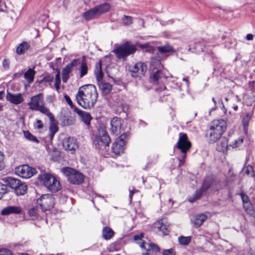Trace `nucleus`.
Listing matches in <instances>:
<instances>
[{
	"label": "nucleus",
	"mask_w": 255,
	"mask_h": 255,
	"mask_svg": "<svg viewBox=\"0 0 255 255\" xmlns=\"http://www.w3.org/2000/svg\"><path fill=\"white\" fill-rule=\"evenodd\" d=\"M3 94L4 92L0 91V99H2Z\"/></svg>",
	"instance_id": "obj_64"
},
{
	"label": "nucleus",
	"mask_w": 255,
	"mask_h": 255,
	"mask_svg": "<svg viewBox=\"0 0 255 255\" xmlns=\"http://www.w3.org/2000/svg\"><path fill=\"white\" fill-rule=\"evenodd\" d=\"M243 206L244 208L245 209V210L248 214L250 215L253 214L254 212L253 207L252 203L250 202H245V203L243 204Z\"/></svg>",
	"instance_id": "obj_35"
},
{
	"label": "nucleus",
	"mask_w": 255,
	"mask_h": 255,
	"mask_svg": "<svg viewBox=\"0 0 255 255\" xmlns=\"http://www.w3.org/2000/svg\"><path fill=\"white\" fill-rule=\"evenodd\" d=\"M218 183L217 181L213 179L212 177H207L204 180L203 183L200 189L197 190L193 195V197L189 198L190 202H194L199 199L201 196L202 193L208 189L217 190L219 189L218 187Z\"/></svg>",
	"instance_id": "obj_6"
},
{
	"label": "nucleus",
	"mask_w": 255,
	"mask_h": 255,
	"mask_svg": "<svg viewBox=\"0 0 255 255\" xmlns=\"http://www.w3.org/2000/svg\"><path fill=\"white\" fill-rule=\"evenodd\" d=\"M29 109L32 111H39L46 115L51 122L54 121V118L49 109L45 106L44 97L42 93L32 96L29 102L27 103Z\"/></svg>",
	"instance_id": "obj_3"
},
{
	"label": "nucleus",
	"mask_w": 255,
	"mask_h": 255,
	"mask_svg": "<svg viewBox=\"0 0 255 255\" xmlns=\"http://www.w3.org/2000/svg\"><path fill=\"white\" fill-rule=\"evenodd\" d=\"M191 238L190 236H180L178 238V242L180 245L186 246L191 242Z\"/></svg>",
	"instance_id": "obj_36"
},
{
	"label": "nucleus",
	"mask_w": 255,
	"mask_h": 255,
	"mask_svg": "<svg viewBox=\"0 0 255 255\" xmlns=\"http://www.w3.org/2000/svg\"><path fill=\"white\" fill-rule=\"evenodd\" d=\"M6 98L7 101L15 105L20 104L24 101L23 95L21 93L12 94L7 92Z\"/></svg>",
	"instance_id": "obj_18"
},
{
	"label": "nucleus",
	"mask_w": 255,
	"mask_h": 255,
	"mask_svg": "<svg viewBox=\"0 0 255 255\" xmlns=\"http://www.w3.org/2000/svg\"><path fill=\"white\" fill-rule=\"evenodd\" d=\"M23 183L21 182V181L20 180V184H18V185H16L15 186V187H14L13 189L14 190V191H15L16 190V189H18L19 186L20 185H21V184H22Z\"/></svg>",
	"instance_id": "obj_60"
},
{
	"label": "nucleus",
	"mask_w": 255,
	"mask_h": 255,
	"mask_svg": "<svg viewBox=\"0 0 255 255\" xmlns=\"http://www.w3.org/2000/svg\"><path fill=\"white\" fill-rule=\"evenodd\" d=\"M7 187L5 185L0 183V199H1L4 194L6 192Z\"/></svg>",
	"instance_id": "obj_47"
},
{
	"label": "nucleus",
	"mask_w": 255,
	"mask_h": 255,
	"mask_svg": "<svg viewBox=\"0 0 255 255\" xmlns=\"http://www.w3.org/2000/svg\"><path fill=\"white\" fill-rule=\"evenodd\" d=\"M191 146V143L188 139L187 134L185 133L180 132L179 134L178 140L174 146V148L179 149L182 153L181 156L178 158L180 166L184 163L186 157V153Z\"/></svg>",
	"instance_id": "obj_4"
},
{
	"label": "nucleus",
	"mask_w": 255,
	"mask_h": 255,
	"mask_svg": "<svg viewBox=\"0 0 255 255\" xmlns=\"http://www.w3.org/2000/svg\"><path fill=\"white\" fill-rule=\"evenodd\" d=\"M78 60L74 59L69 64L65 66L62 70V79L64 83H66L70 77V73L77 64Z\"/></svg>",
	"instance_id": "obj_15"
},
{
	"label": "nucleus",
	"mask_w": 255,
	"mask_h": 255,
	"mask_svg": "<svg viewBox=\"0 0 255 255\" xmlns=\"http://www.w3.org/2000/svg\"><path fill=\"white\" fill-rule=\"evenodd\" d=\"M140 247L144 251L142 252L143 255H148L150 254L151 251L158 252L159 248L158 246L153 243H146L145 242H142L140 244Z\"/></svg>",
	"instance_id": "obj_17"
},
{
	"label": "nucleus",
	"mask_w": 255,
	"mask_h": 255,
	"mask_svg": "<svg viewBox=\"0 0 255 255\" xmlns=\"http://www.w3.org/2000/svg\"><path fill=\"white\" fill-rule=\"evenodd\" d=\"M75 112L80 117L81 121L86 125L89 126L90 125V122L92 118L89 113L82 111L76 108L75 109Z\"/></svg>",
	"instance_id": "obj_20"
},
{
	"label": "nucleus",
	"mask_w": 255,
	"mask_h": 255,
	"mask_svg": "<svg viewBox=\"0 0 255 255\" xmlns=\"http://www.w3.org/2000/svg\"><path fill=\"white\" fill-rule=\"evenodd\" d=\"M114 234L115 233L111 228L108 227H105L103 228L102 230V236L105 240H110L114 237Z\"/></svg>",
	"instance_id": "obj_26"
},
{
	"label": "nucleus",
	"mask_w": 255,
	"mask_h": 255,
	"mask_svg": "<svg viewBox=\"0 0 255 255\" xmlns=\"http://www.w3.org/2000/svg\"><path fill=\"white\" fill-rule=\"evenodd\" d=\"M229 146L228 145V141L226 138L223 139L221 142L217 145V149L219 151L224 152L227 150Z\"/></svg>",
	"instance_id": "obj_31"
},
{
	"label": "nucleus",
	"mask_w": 255,
	"mask_h": 255,
	"mask_svg": "<svg viewBox=\"0 0 255 255\" xmlns=\"http://www.w3.org/2000/svg\"><path fill=\"white\" fill-rule=\"evenodd\" d=\"M27 190V185L26 183H23L19 186L18 189H16L14 192L17 196L23 195L26 193Z\"/></svg>",
	"instance_id": "obj_32"
},
{
	"label": "nucleus",
	"mask_w": 255,
	"mask_h": 255,
	"mask_svg": "<svg viewBox=\"0 0 255 255\" xmlns=\"http://www.w3.org/2000/svg\"><path fill=\"white\" fill-rule=\"evenodd\" d=\"M241 197L243 203V204L245 203V202H250L248 196L244 193L242 192L241 194Z\"/></svg>",
	"instance_id": "obj_49"
},
{
	"label": "nucleus",
	"mask_w": 255,
	"mask_h": 255,
	"mask_svg": "<svg viewBox=\"0 0 255 255\" xmlns=\"http://www.w3.org/2000/svg\"><path fill=\"white\" fill-rule=\"evenodd\" d=\"M4 155L0 151V170H1L4 166Z\"/></svg>",
	"instance_id": "obj_50"
},
{
	"label": "nucleus",
	"mask_w": 255,
	"mask_h": 255,
	"mask_svg": "<svg viewBox=\"0 0 255 255\" xmlns=\"http://www.w3.org/2000/svg\"><path fill=\"white\" fill-rule=\"evenodd\" d=\"M23 134L24 137L30 141L38 143L39 141L37 140L36 137L32 135L29 131H24Z\"/></svg>",
	"instance_id": "obj_37"
},
{
	"label": "nucleus",
	"mask_w": 255,
	"mask_h": 255,
	"mask_svg": "<svg viewBox=\"0 0 255 255\" xmlns=\"http://www.w3.org/2000/svg\"><path fill=\"white\" fill-rule=\"evenodd\" d=\"M123 20L125 25H129L132 23V18L130 16L124 15Z\"/></svg>",
	"instance_id": "obj_42"
},
{
	"label": "nucleus",
	"mask_w": 255,
	"mask_h": 255,
	"mask_svg": "<svg viewBox=\"0 0 255 255\" xmlns=\"http://www.w3.org/2000/svg\"><path fill=\"white\" fill-rule=\"evenodd\" d=\"M99 16L109 11L112 7L110 3L104 2L95 6Z\"/></svg>",
	"instance_id": "obj_21"
},
{
	"label": "nucleus",
	"mask_w": 255,
	"mask_h": 255,
	"mask_svg": "<svg viewBox=\"0 0 255 255\" xmlns=\"http://www.w3.org/2000/svg\"><path fill=\"white\" fill-rule=\"evenodd\" d=\"M122 120L118 117L113 118L111 121V131L112 133L118 135L121 133L122 126Z\"/></svg>",
	"instance_id": "obj_16"
},
{
	"label": "nucleus",
	"mask_w": 255,
	"mask_h": 255,
	"mask_svg": "<svg viewBox=\"0 0 255 255\" xmlns=\"http://www.w3.org/2000/svg\"><path fill=\"white\" fill-rule=\"evenodd\" d=\"M183 81L186 82L187 84H189L188 77L183 78Z\"/></svg>",
	"instance_id": "obj_62"
},
{
	"label": "nucleus",
	"mask_w": 255,
	"mask_h": 255,
	"mask_svg": "<svg viewBox=\"0 0 255 255\" xmlns=\"http://www.w3.org/2000/svg\"><path fill=\"white\" fill-rule=\"evenodd\" d=\"M127 136L126 134L121 135L113 144L112 149L115 154H120L123 152L125 149V139Z\"/></svg>",
	"instance_id": "obj_11"
},
{
	"label": "nucleus",
	"mask_w": 255,
	"mask_h": 255,
	"mask_svg": "<svg viewBox=\"0 0 255 255\" xmlns=\"http://www.w3.org/2000/svg\"><path fill=\"white\" fill-rule=\"evenodd\" d=\"M154 228L156 229L159 234L167 235L169 232V226L167 225L163 219H161L154 224Z\"/></svg>",
	"instance_id": "obj_19"
},
{
	"label": "nucleus",
	"mask_w": 255,
	"mask_h": 255,
	"mask_svg": "<svg viewBox=\"0 0 255 255\" xmlns=\"http://www.w3.org/2000/svg\"><path fill=\"white\" fill-rule=\"evenodd\" d=\"M157 48L159 51L163 53L170 52L173 51L172 47L169 45H166L163 46H159L157 47Z\"/></svg>",
	"instance_id": "obj_38"
},
{
	"label": "nucleus",
	"mask_w": 255,
	"mask_h": 255,
	"mask_svg": "<svg viewBox=\"0 0 255 255\" xmlns=\"http://www.w3.org/2000/svg\"><path fill=\"white\" fill-rule=\"evenodd\" d=\"M61 170L70 183L73 184H80L84 182V175L77 170L70 167H64Z\"/></svg>",
	"instance_id": "obj_8"
},
{
	"label": "nucleus",
	"mask_w": 255,
	"mask_h": 255,
	"mask_svg": "<svg viewBox=\"0 0 255 255\" xmlns=\"http://www.w3.org/2000/svg\"><path fill=\"white\" fill-rule=\"evenodd\" d=\"M74 120H73L72 119H67V124L66 125L67 126L72 125L74 124Z\"/></svg>",
	"instance_id": "obj_56"
},
{
	"label": "nucleus",
	"mask_w": 255,
	"mask_h": 255,
	"mask_svg": "<svg viewBox=\"0 0 255 255\" xmlns=\"http://www.w3.org/2000/svg\"><path fill=\"white\" fill-rule=\"evenodd\" d=\"M29 215L33 219L38 217V210L37 208H32L28 211Z\"/></svg>",
	"instance_id": "obj_41"
},
{
	"label": "nucleus",
	"mask_w": 255,
	"mask_h": 255,
	"mask_svg": "<svg viewBox=\"0 0 255 255\" xmlns=\"http://www.w3.org/2000/svg\"><path fill=\"white\" fill-rule=\"evenodd\" d=\"M64 98H65L66 101L68 104V105L70 107H72L73 106V103H72L71 99L70 98V97L68 96H67V95H65L64 96Z\"/></svg>",
	"instance_id": "obj_52"
},
{
	"label": "nucleus",
	"mask_w": 255,
	"mask_h": 255,
	"mask_svg": "<svg viewBox=\"0 0 255 255\" xmlns=\"http://www.w3.org/2000/svg\"><path fill=\"white\" fill-rule=\"evenodd\" d=\"M98 96L96 87L89 84L80 87L75 97L79 105L85 109H90L96 103Z\"/></svg>",
	"instance_id": "obj_1"
},
{
	"label": "nucleus",
	"mask_w": 255,
	"mask_h": 255,
	"mask_svg": "<svg viewBox=\"0 0 255 255\" xmlns=\"http://www.w3.org/2000/svg\"><path fill=\"white\" fill-rule=\"evenodd\" d=\"M55 80H61L60 79V72H58L55 75Z\"/></svg>",
	"instance_id": "obj_61"
},
{
	"label": "nucleus",
	"mask_w": 255,
	"mask_h": 255,
	"mask_svg": "<svg viewBox=\"0 0 255 255\" xmlns=\"http://www.w3.org/2000/svg\"><path fill=\"white\" fill-rule=\"evenodd\" d=\"M245 172L249 176H250L251 177L254 176V171L253 167L250 165L246 166Z\"/></svg>",
	"instance_id": "obj_45"
},
{
	"label": "nucleus",
	"mask_w": 255,
	"mask_h": 255,
	"mask_svg": "<svg viewBox=\"0 0 255 255\" xmlns=\"http://www.w3.org/2000/svg\"><path fill=\"white\" fill-rule=\"evenodd\" d=\"M9 62L6 59H4L3 61V66L4 67H8Z\"/></svg>",
	"instance_id": "obj_58"
},
{
	"label": "nucleus",
	"mask_w": 255,
	"mask_h": 255,
	"mask_svg": "<svg viewBox=\"0 0 255 255\" xmlns=\"http://www.w3.org/2000/svg\"><path fill=\"white\" fill-rule=\"evenodd\" d=\"M99 86L101 89L102 94L107 95L111 92L112 86L109 83L101 81L99 83Z\"/></svg>",
	"instance_id": "obj_25"
},
{
	"label": "nucleus",
	"mask_w": 255,
	"mask_h": 255,
	"mask_svg": "<svg viewBox=\"0 0 255 255\" xmlns=\"http://www.w3.org/2000/svg\"><path fill=\"white\" fill-rule=\"evenodd\" d=\"M23 183L21 182V181L20 180V184H18V185H16L15 186V187H14L13 189L14 190V191H15L16 190V189H18L19 186L20 185H21V184H22Z\"/></svg>",
	"instance_id": "obj_59"
},
{
	"label": "nucleus",
	"mask_w": 255,
	"mask_h": 255,
	"mask_svg": "<svg viewBox=\"0 0 255 255\" xmlns=\"http://www.w3.org/2000/svg\"><path fill=\"white\" fill-rule=\"evenodd\" d=\"M0 255H12V254L10 250L2 248L0 249Z\"/></svg>",
	"instance_id": "obj_48"
},
{
	"label": "nucleus",
	"mask_w": 255,
	"mask_h": 255,
	"mask_svg": "<svg viewBox=\"0 0 255 255\" xmlns=\"http://www.w3.org/2000/svg\"><path fill=\"white\" fill-rule=\"evenodd\" d=\"M251 118V116L247 114L243 119L242 122L245 130H246L248 127L249 123Z\"/></svg>",
	"instance_id": "obj_40"
},
{
	"label": "nucleus",
	"mask_w": 255,
	"mask_h": 255,
	"mask_svg": "<svg viewBox=\"0 0 255 255\" xmlns=\"http://www.w3.org/2000/svg\"><path fill=\"white\" fill-rule=\"evenodd\" d=\"M101 63L99 62L96 64L95 74L98 81L100 82L103 78V74L102 71Z\"/></svg>",
	"instance_id": "obj_29"
},
{
	"label": "nucleus",
	"mask_w": 255,
	"mask_h": 255,
	"mask_svg": "<svg viewBox=\"0 0 255 255\" xmlns=\"http://www.w3.org/2000/svg\"><path fill=\"white\" fill-rule=\"evenodd\" d=\"M21 209L18 206H9L3 209L1 212L2 215H8L11 214H19Z\"/></svg>",
	"instance_id": "obj_22"
},
{
	"label": "nucleus",
	"mask_w": 255,
	"mask_h": 255,
	"mask_svg": "<svg viewBox=\"0 0 255 255\" xmlns=\"http://www.w3.org/2000/svg\"><path fill=\"white\" fill-rule=\"evenodd\" d=\"M212 101H213V102H214V105H215V108H214V109H216V108H217V106H216V101H215V98H212Z\"/></svg>",
	"instance_id": "obj_63"
},
{
	"label": "nucleus",
	"mask_w": 255,
	"mask_h": 255,
	"mask_svg": "<svg viewBox=\"0 0 255 255\" xmlns=\"http://www.w3.org/2000/svg\"><path fill=\"white\" fill-rule=\"evenodd\" d=\"M36 124H37V128L41 129L43 128V124L42 123V122L41 120H37L36 121Z\"/></svg>",
	"instance_id": "obj_53"
},
{
	"label": "nucleus",
	"mask_w": 255,
	"mask_h": 255,
	"mask_svg": "<svg viewBox=\"0 0 255 255\" xmlns=\"http://www.w3.org/2000/svg\"><path fill=\"white\" fill-rule=\"evenodd\" d=\"M37 203L43 211L50 210L54 205V198L51 194H43L37 200Z\"/></svg>",
	"instance_id": "obj_9"
},
{
	"label": "nucleus",
	"mask_w": 255,
	"mask_h": 255,
	"mask_svg": "<svg viewBox=\"0 0 255 255\" xmlns=\"http://www.w3.org/2000/svg\"><path fill=\"white\" fill-rule=\"evenodd\" d=\"M207 216L205 214L198 215L195 216L193 223L196 228L201 226L203 222L207 219Z\"/></svg>",
	"instance_id": "obj_27"
},
{
	"label": "nucleus",
	"mask_w": 255,
	"mask_h": 255,
	"mask_svg": "<svg viewBox=\"0 0 255 255\" xmlns=\"http://www.w3.org/2000/svg\"><path fill=\"white\" fill-rule=\"evenodd\" d=\"M121 106L122 107V110L124 112H126V111L128 109V105L125 103H121Z\"/></svg>",
	"instance_id": "obj_54"
},
{
	"label": "nucleus",
	"mask_w": 255,
	"mask_h": 255,
	"mask_svg": "<svg viewBox=\"0 0 255 255\" xmlns=\"http://www.w3.org/2000/svg\"><path fill=\"white\" fill-rule=\"evenodd\" d=\"M35 74V71L31 68H29L24 73V77L28 83H30L34 80V77Z\"/></svg>",
	"instance_id": "obj_28"
},
{
	"label": "nucleus",
	"mask_w": 255,
	"mask_h": 255,
	"mask_svg": "<svg viewBox=\"0 0 255 255\" xmlns=\"http://www.w3.org/2000/svg\"><path fill=\"white\" fill-rule=\"evenodd\" d=\"M79 70L80 72V78L83 77L88 73V67L86 62L84 60H83L82 62L81 63V65L79 68Z\"/></svg>",
	"instance_id": "obj_30"
},
{
	"label": "nucleus",
	"mask_w": 255,
	"mask_h": 255,
	"mask_svg": "<svg viewBox=\"0 0 255 255\" xmlns=\"http://www.w3.org/2000/svg\"><path fill=\"white\" fill-rule=\"evenodd\" d=\"M244 138L243 137H239L237 139L235 140L233 144H230V146H232L233 148H236L240 146L243 143Z\"/></svg>",
	"instance_id": "obj_43"
},
{
	"label": "nucleus",
	"mask_w": 255,
	"mask_h": 255,
	"mask_svg": "<svg viewBox=\"0 0 255 255\" xmlns=\"http://www.w3.org/2000/svg\"><path fill=\"white\" fill-rule=\"evenodd\" d=\"M64 148L68 151H75L79 147L76 139L72 137L65 138L63 140Z\"/></svg>",
	"instance_id": "obj_14"
},
{
	"label": "nucleus",
	"mask_w": 255,
	"mask_h": 255,
	"mask_svg": "<svg viewBox=\"0 0 255 255\" xmlns=\"http://www.w3.org/2000/svg\"><path fill=\"white\" fill-rule=\"evenodd\" d=\"M99 16L95 7L86 11L83 14V18L86 20H90Z\"/></svg>",
	"instance_id": "obj_23"
},
{
	"label": "nucleus",
	"mask_w": 255,
	"mask_h": 255,
	"mask_svg": "<svg viewBox=\"0 0 255 255\" xmlns=\"http://www.w3.org/2000/svg\"><path fill=\"white\" fill-rule=\"evenodd\" d=\"M60 83L61 80H55L54 86L57 92L59 90Z\"/></svg>",
	"instance_id": "obj_51"
},
{
	"label": "nucleus",
	"mask_w": 255,
	"mask_h": 255,
	"mask_svg": "<svg viewBox=\"0 0 255 255\" xmlns=\"http://www.w3.org/2000/svg\"><path fill=\"white\" fill-rule=\"evenodd\" d=\"M58 131V127L56 125L54 124H52L50 126L49 128V132H50V136L51 138L52 139L54 134Z\"/></svg>",
	"instance_id": "obj_39"
},
{
	"label": "nucleus",
	"mask_w": 255,
	"mask_h": 255,
	"mask_svg": "<svg viewBox=\"0 0 255 255\" xmlns=\"http://www.w3.org/2000/svg\"><path fill=\"white\" fill-rule=\"evenodd\" d=\"M36 170L27 165H23L16 169L17 175L23 178H29L35 174Z\"/></svg>",
	"instance_id": "obj_12"
},
{
	"label": "nucleus",
	"mask_w": 255,
	"mask_h": 255,
	"mask_svg": "<svg viewBox=\"0 0 255 255\" xmlns=\"http://www.w3.org/2000/svg\"><path fill=\"white\" fill-rule=\"evenodd\" d=\"M29 46V44L26 42L20 44L16 48V53L19 55L24 53Z\"/></svg>",
	"instance_id": "obj_33"
},
{
	"label": "nucleus",
	"mask_w": 255,
	"mask_h": 255,
	"mask_svg": "<svg viewBox=\"0 0 255 255\" xmlns=\"http://www.w3.org/2000/svg\"><path fill=\"white\" fill-rule=\"evenodd\" d=\"M39 179L44 186L50 191L56 193L61 189L60 181L50 174H43L39 176Z\"/></svg>",
	"instance_id": "obj_5"
},
{
	"label": "nucleus",
	"mask_w": 255,
	"mask_h": 255,
	"mask_svg": "<svg viewBox=\"0 0 255 255\" xmlns=\"http://www.w3.org/2000/svg\"><path fill=\"white\" fill-rule=\"evenodd\" d=\"M254 35L252 34H248L247 35L246 39L248 40H252L253 39Z\"/></svg>",
	"instance_id": "obj_57"
},
{
	"label": "nucleus",
	"mask_w": 255,
	"mask_h": 255,
	"mask_svg": "<svg viewBox=\"0 0 255 255\" xmlns=\"http://www.w3.org/2000/svg\"><path fill=\"white\" fill-rule=\"evenodd\" d=\"M143 238V234L140 233L139 235H136L134 236L133 239L136 242L137 244H138L139 246L142 242H145L143 241L142 239Z\"/></svg>",
	"instance_id": "obj_44"
},
{
	"label": "nucleus",
	"mask_w": 255,
	"mask_h": 255,
	"mask_svg": "<svg viewBox=\"0 0 255 255\" xmlns=\"http://www.w3.org/2000/svg\"><path fill=\"white\" fill-rule=\"evenodd\" d=\"M136 192H137V190H129V200H130V202L131 201V199H132V197L133 195V194Z\"/></svg>",
	"instance_id": "obj_55"
},
{
	"label": "nucleus",
	"mask_w": 255,
	"mask_h": 255,
	"mask_svg": "<svg viewBox=\"0 0 255 255\" xmlns=\"http://www.w3.org/2000/svg\"><path fill=\"white\" fill-rule=\"evenodd\" d=\"M136 51L135 45L129 42H126L114 48L113 52L119 59H125L127 56L132 54Z\"/></svg>",
	"instance_id": "obj_7"
},
{
	"label": "nucleus",
	"mask_w": 255,
	"mask_h": 255,
	"mask_svg": "<svg viewBox=\"0 0 255 255\" xmlns=\"http://www.w3.org/2000/svg\"><path fill=\"white\" fill-rule=\"evenodd\" d=\"M111 141L108 133L104 129H103L99 132V136H97L94 142L96 145L98 144L99 146H108Z\"/></svg>",
	"instance_id": "obj_13"
},
{
	"label": "nucleus",
	"mask_w": 255,
	"mask_h": 255,
	"mask_svg": "<svg viewBox=\"0 0 255 255\" xmlns=\"http://www.w3.org/2000/svg\"><path fill=\"white\" fill-rule=\"evenodd\" d=\"M226 127V122L223 120L214 121L206 130V136L208 142L214 143L219 139L225 132Z\"/></svg>",
	"instance_id": "obj_2"
},
{
	"label": "nucleus",
	"mask_w": 255,
	"mask_h": 255,
	"mask_svg": "<svg viewBox=\"0 0 255 255\" xmlns=\"http://www.w3.org/2000/svg\"><path fill=\"white\" fill-rule=\"evenodd\" d=\"M146 65L142 62H137L129 67V71L131 73L132 77L136 79H140L142 77L146 71Z\"/></svg>",
	"instance_id": "obj_10"
},
{
	"label": "nucleus",
	"mask_w": 255,
	"mask_h": 255,
	"mask_svg": "<svg viewBox=\"0 0 255 255\" xmlns=\"http://www.w3.org/2000/svg\"><path fill=\"white\" fill-rule=\"evenodd\" d=\"M167 77V76L166 75L165 73H164V71L160 70L156 71L150 76V78L152 81L156 83H157L158 81L162 80V79H165Z\"/></svg>",
	"instance_id": "obj_24"
},
{
	"label": "nucleus",
	"mask_w": 255,
	"mask_h": 255,
	"mask_svg": "<svg viewBox=\"0 0 255 255\" xmlns=\"http://www.w3.org/2000/svg\"><path fill=\"white\" fill-rule=\"evenodd\" d=\"M162 254V255H175L176 252L173 249L171 248L169 249L163 250Z\"/></svg>",
	"instance_id": "obj_46"
},
{
	"label": "nucleus",
	"mask_w": 255,
	"mask_h": 255,
	"mask_svg": "<svg viewBox=\"0 0 255 255\" xmlns=\"http://www.w3.org/2000/svg\"><path fill=\"white\" fill-rule=\"evenodd\" d=\"M6 180L8 185L11 189H13L18 184H20V180L19 179L13 177H8Z\"/></svg>",
	"instance_id": "obj_34"
}]
</instances>
